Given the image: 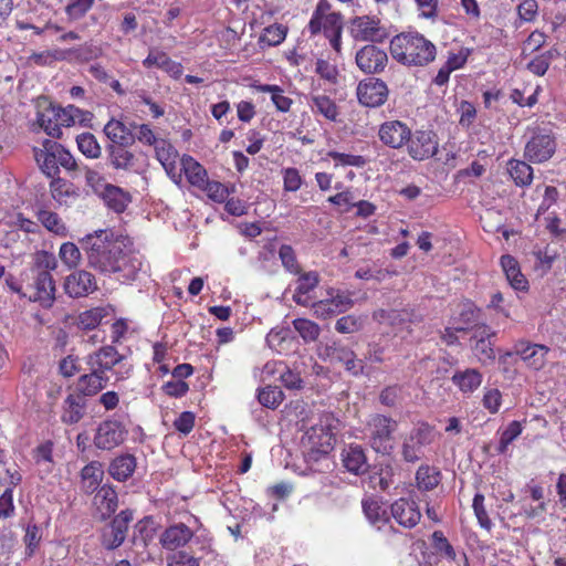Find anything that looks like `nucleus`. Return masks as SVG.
<instances>
[{"mask_svg":"<svg viewBox=\"0 0 566 566\" xmlns=\"http://www.w3.org/2000/svg\"><path fill=\"white\" fill-rule=\"evenodd\" d=\"M210 199L216 202H224L230 193V189L219 181L206 180L203 187H201ZM234 191V187L231 188Z\"/></svg>","mask_w":566,"mask_h":566,"instance_id":"6e6d98bb","label":"nucleus"},{"mask_svg":"<svg viewBox=\"0 0 566 566\" xmlns=\"http://www.w3.org/2000/svg\"><path fill=\"white\" fill-rule=\"evenodd\" d=\"M509 172L516 186L525 187L533 180V168L525 161L511 159L509 161Z\"/></svg>","mask_w":566,"mask_h":566,"instance_id":"c9c22d12","label":"nucleus"},{"mask_svg":"<svg viewBox=\"0 0 566 566\" xmlns=\"http://www.w3.org/2000/svg\"><path fill=\"white\" fill-rule=\"evenodd\" d=\"M495 335L496 333L491 331L488 325L482 324L481 326H475L473 335L471 336V347L474 355L484 364L494 361L495 359L494 343L492 342Z\"/></svg>","mask_w":566,"mask_h":566,"instance_id":"2eb2a0df","label":"nucleus"},{"mask_svg":"<svg viewBox=\"0 0 566 566\" xmlns=\"http://www.w3.org/2000/svg\"><path fill=\"white\" fill-rule=\"evenodd\" d=\"M156 158L163 165L166 172L174 177L176 176L178 151L167 140L159 139L155 145Z\"/></svg>","mask_w":566,"mask_h":566,"instance_id":"7c9ffc66","label":"nucleus"},{"mask_svg":"<svg viewBox=\"0 0 566 566\" xmlns=\"http://www.w3.org/2000/svg\"><path fill=\"white\" fill-rule=\"evenodd\" d=\"M82 111L74 105H69L67 107H61L55 105L52 102V111H49L48 114L51 115L53 122L59 124V126L70 127L75 123V117L81 114Z\"/></svg>","mask_w":566,"mask_h":566,"instance_id":"4c0bfd02","label":"nucleus"},{"mask_svg":"<svg viewBox=\"0 0 566 566\" xmlns=\"http://www.w3.org/2000/svg\"><path fill=\"white\" fill-rule=\"evenodd\" d=\"M130 147L106 145L107 160L117 170H135L137 158Z\"/></svg>","mask_w":566,"mask_h":566,"instance_id":"a878e982","label":"nucleus"},{"mask_svg":"<svg viewBox=\"0 0 566 566\" xmlns=\"http://www.w3.org/2000/svg\"><path fill=\"white\" fill-rule=\"evenodd\" d=\"M522 433V426L518 421H512L507 428L502 432L500 442L497 446V452L500 454L505 453L507 447Z\"/></svg>","mask_w":566,"mask_h":566,"instance_id":"4d7b16f0","label":"nucleus"},{"mask_svg":"<svg viewBox=\"0 0 566 566\" xmlns=\"http://www.w3.org/2000/svg\"><path fill=\"white\" fill-rule=\"evenodd\" d=\"M103 318L102 308H93L85 311L78 316V326L82 329H94Z\"/></svg>","mask_w":566,"mask_h":566,"instance_id":"338daca9","label":"nucleus"},{"mask_svg":"<svg viewBox=\"0 0 566 566\" xmlns=\"http://www.w3.org/2000/svg\"><path fill=\"white\" fill-rule=\"evenodd\" d=\"M182 170L188 181L196 187H203L207 177V170L191 156L184 155L180 159Z\"/></svg>","mask_w":566,"mask_h":566,"instance_id":"72a5a7b5","label":"nucleus"},{"mask_svg":"<svg viewBox=\"0 0 566 566\" xmlns=\"http://www.w3.org/2000/svg\"><path fill=\"white\" fill-rule=\"evenodd\" d=\"M46 145L51 147V149L55 150L59 167L61 166L67 171L76 170L77 164L75 159L71 153L66 150L61 144L46 139Z\"/></svg>","mask_w":566,"mask_h":566,"instance_id":"8fccbe9b","label":"nucleus"},{"mask_svg":"<svg viewBox=\"0 0 566 566\" xmlns=\"http://www.w3.org/2000/svg\"><path fill=\"white\" fill-rule=\"evenodd\" d=\"M392 517L403 527H415L420 518L421 513L416 502L406 499H399L391 504Z\"/></svg>","mask_w":566,"mask_h":566,"instance_id":"4be33fe9","label":"nucleus"},{"mask_svg":"<svg viewBox=\"0 0 566 566\" xmlns=\"http://www.w3.org/2000/svg\"><path fill=\"white\" fill-rule=\"evenodd\" d=\"M57 265L54 254L46 251H39L34 255V263L31 268L32 273H51Z\"/></svg>","mask_w":566,"mask_h":566,"instance_id":"09e8293b","label":"nucleus"},{"mask_svg":"<svg viewBox=\"0 0 566 566\" xmlns=\"http://www.w3.org/2000/svg\"><path fill=\"white\" fill-rule=\"evenodd\" d=\"M342 461L346 470L355 475L364 474L369 468L365 451L359 444H349L345 448L342 453Z\"/></svg>","mask_w":566,"mask_h":566,"instance_id":"393cba45","label":"nucleus"},{"mask_svg":"<svg viewBox=\"0 0 566 566\" xmlns=\"http://www.w3.org/2000/svg\"><path fill=\"white\" fill-rule=\"evenodd\" d=\"M192 536V531L186 524L178 523L164 531L160 535V544L164 548L174 551L187 544Z\"/></svg>","mask_w":566,"mask_h":566,"instance_id":"bb28decb","label":"nucleus"},{"mask_svg":"<svg viewBox=\"0 0 566 566\" xmlns=\"http://www.w3.org/2000/svg\"><path fill=\"white\" fill-rule=\"evenodd\" d=\"M391 56L403 65H427L436 57V46L419 33H400L390 41Z\"/></svg>","mask_w":566,"mask_h":566,"instance_id":"f03ea898","label":"nucleus"},{"mask_svg":"<svg viewBox=\"0 0 566 566\" xmlns=\"http://www.w3.org/2000/svg\"><path fill=\"white\" fill-rule=\"evenodd\" d=\"M416 481L420 490H433L440 482V472L430 465H420L416 472Z\"/></svg>","mask_w":566,"mask_h":566,"instance_id":"58836bf2","label":"nucleus"},{"mask_svg":"<svg viewBox=\"0 0 566 566\" xmlns=\"http://www.w3.org/2000/svg\"><path fill=\"white\" fill-rule=\"evenodd\" d=\"M86 369L88 371L78 377L74 391L81 394L84 399L97 395L109 380L108 376L97 370L96 367H87Z\"/></svg>","mask_w":566,"mask_h":566,"instance_id":"a211bd4d","label":"nucleus"},{"mask_svg":"<svg viewBox=\"0 0 566 566\" xmlns=\"http://www.w3.org/2000/svg\"><path fill=\"white\" fill-rule=\"evenodd\" d=\"M36 120L40 127L51 137L60 139L62 137L61 126L53 122L51 115L48 114L52 111V101L48 96H39L35 101Z\"/></svg>","mask_w":566,"mask_h":566,"instance_id":"b1692460","label":"nucleus"},{"mask_svg":"<svg viewBox=\"0 0 566 566\" xmlns=\"http://www.w3.org/2000/svg\"><path fill=\"white\" fill-rule=\"evenodd\" d=\"M97 290L95 276L85 270H77L65 277L64 291L73 297H84Z\"/></svg>","mask_w":566,"mask_h":566,"instance_id":"ddd939ff","label":"nucleus"},{"mask_svg":"<svg viewBox=\"0 0 566 566\" xmlns=\"http://www.w3.org/2000/svg\"><path fill=\"white\" fill-rule=\"evenodd\" d=\"M387 84L376 77H368L358 83L356 94L359 103L366 107H379L388 98Z\"/></svg>","mask_w":566,"mask_h":566,"instance_id":"9d476101","label":"nucleus"},{"mask_svg":"<svg viewBox=\"0 0 566 566\" xmlns=\"http://www.w3.org/2000/svg\"><path fill=\"white\" fill-rule=\"evenodd\" d=\"M556 146L555 137L551 132L537 128L525 145L524 157L531 163H545L553 157Z\"/></svg>","mask_w":566,"mask_h":566,"instance_id":"39448f33","label":"nucleus"},{"mask_svg":"<svg viewBox=\"0 0 566 566\" xmlns=\"http://www.w3.org/2000/svg\"><path fill=\"white\" fill-rule=\"evenodd\" d=\"M311 101L313 109H316V112L329 120H336L338 108L333 99L326 95H316L312 96Z\"/></svg>","mask_w":566,"mask_h":566,"instance_id":"37998d69","label":"nucleus"},{"mask_svg":"<svg viewBox=\"0 0 566 566\" xmlns=\"http://www.w3.org/2000/svg\"><path fill=\"white\" fill-rule=\"evenodd\" d=\"M318 355L323 360L342 364L345 370L355 377L368 374L363 360H358L356 353L342 340L326 343L319 348Z\"/></svg>","mask_w":566,"mask_h":566,"instance_id":"7ed1b4c3","label":"nucleus"},{"mask_svg":"<svg viewBox=\"0 0 566 566\" xmlns=\"http://www.w3.org/2000/svg\"><path fill=\"white\" fill-rule=\"evenodd\" d=\"M387 347L380 342H370L367 344L366 352L363 354L361 358L358 360H363V365L365 369L367 368V364H381L385 361V353Z\"/></svg>","mask_w":566,"mask_h":566,"instance_id":"de8ad7c7","label":"nucleus"},{"mask_svg":"<svg viewBox=\"0 0 566 566\" xmlns=\"http://www.w3.org/2000/svg\"><path fill=\"white\" fill-rule=\"evenodd\" d=\"M96 505L95 518L99 522L108 520L118 507V496L111 485H103L94 496Z\"/></svg>","mask_w":566,"mask_h":566,"instance_id":"6ab92c4d","label":"nucleus"},{"mask_svg":"<svg viewBox=\"0 0 566 566\" xmlns=\"http://www.w3.org/2000/svg\"><path fill=\"white\" fill-rule=\"evenodd\" d=\"M394 468L390 464H380L379 469L369 476V483L373 489L379 488L387 491L392 484Z\"/></svg>","mask_w":566,"mask_h":566,"instance_id":"79ce46f5","label":"nucleus"},{"mask_svg":"<svg viewBox=\"0 0 566 566\" xmlns=\"http://www.w3.org/2000/svg\"><path fill=\"white\" fill-rule=\"evenodd\" d=\"M354 38L359 41L381 43L388 38V32L380 25L379 20L367 15L356 17L352 22Z\"/></svg>","mask_w":566,"mask_h":566,"instance_id":"f8f14e48","label":"nucleus"},{"mask_svg":"<svg viewBox=\"0 0 566 566\" xmlns=\"http://www.w3.org/2000/svg\"><path fill=\"white\" fill-rule=\"evenodd\" d=\"M133 520L134 511L130 509L123 510L115 515L102 531L101 542L103 547L107 551H114L119 547L125 542L129 524Z\"/></svg>","mask_w":566,"mask_h":566,"instance_id":"423d86ee","label":"nucleus"},{"mask_svg":"<svg viewBox=\"0 0 566 566\" xmlns=\"http://www.w3.org/2000/svg\"><path fill=\"white\" fill-rule=\"evenodd\" d=\"M293 326L304 339L305 343L315 342L321 333L319 326L306 318H296L293 321Z\"/></svg>","mask_w":566,"mask_h":566,"instance_id":"49530a36","label":"nucleus"},{"mask_svg":"<svg viewBox=\"0 0 566 566\" xmlns=\"http://www.w3.org/2000/svg\"><path fill=\"white\" fill-rule=\"evenodd\" d=\"M103 132L109 140L107 145L132 147L136 142L132 124L127 126L122 120L115 118H111L106 123Z\"/></svg>","mask_w":566,"mask_h":566,"instance_id":"aec40b11","label":"nucleus"},{"mask_svg":"<svg viewBox=\"0 0 566 566\" xmlns=\"http://www.w3.org/2000/svg\"><path fill=\"white\" fill-rule=\"evenodd\" d=\"M80 151L88 158H98L102 149L95 136L91 133H83L76 137Z\"/></svg>","mask_w":566,"mask_h":566,"instance_id":"a18cd8bd","label":"nucleus"},{"mask_svg":"<svg viewBox=\"0 0 566 566\" xmlns=\"http://www.w3.org/2000/svg\"><path fill=\"white\" fill-rule=\"evenodd\" d=\"M432 544L437 552L444 554L449 559H455V551L441 531L433 532Z\"/></svg>","mask_w":566,"mask_h":566,"instance_id":"69168bd1","label":"nucleus"},{"mask_svg":"<svg viewBox=\"0 0 566 566\" xmlns=\"http://www.w3.org/2000/svg\"><path fill=\"white\" fill-rule=\"evenodd\" d=\"M34 295L30 296L33 302H39L43 307H51L55 300V282L51 273H32Z\"/></svg>","mask_w":566,"mask_h":566,"instance_id":"412c9836","label":"nucleus"},{"mask_svg":"<svg viewBox=\"0 0 566 566\" xmlns=\"http://www.w3.org/2000/svg\"><path fill=\"white\" fill-rule=\"evenodd\" d=\"M42 538L41 530L38 525H29L24 535L25 554L31 557L38 548Z\"/></svg>","mask_w":566,"mask_h":566,"instance_id":"e2e57ef3","label":"nucleus"},{"mask_svg":"<svg viewBox=\"0 0 566 566\" xmlns=\"http://www.w3.org/2000/svg\"><path fill=\"white\" fill-rule=\"evenodd\" d=\"M81 250L82 248L73 242H65L61 245L59 255L69 268H75L81 260Z\"/></svg>","mask_w":566,"mask_h":566,"instance_id":"13d9d810","label":"nucleus"},{"mask_svg":"<svg viewBox=\"0 0 566 566\" xmlns=\"http://www.w3.org/2000/svg\"><path fill=\"white\" fill-rule=\"evenodd\" d=\"M136 469V458L126 453L116 457L108 467V473L113 479L119 482L127 481Z\"/></svg>","mask_w":566,"mask_h":566,"instance_id":"c756f323","label":"nucleus"},{"mask_svg":"<svg viewBox=\"0 0 566 566\" xmlns=\"http://www.w3.org/2000/svg\"><path fill=\"white\" fill-rule=\"evenodd\" d=\"M104 478V468L99 461H91L81 470L82 490L93 494L99 490Z\"/></svg>","mask_w":566,"mask_h":566,"instance_id":"c85d7f7f","label":"nucleus"},{"mask_svg":"<svg viewBox=\"0 0 566 566\" xmlns=\"http://www.w3.org/2000/svg\"><path fill=\"white\" fill-rule=\"evenodd\" d=\"M279 256L283 266L293 274H298L301 268L296 261V256L292 247L283 244L279 250Z\"/></svg>","mask_w":566,"mask_h":566,"instance_id":"0e129e2a","label":"nucleus"},{"mask_svg":"<svg viewBox=\"0 0 566 566\" xmlns=\"http://www.w3.org/2000/svg\"><path fill=\"white\" fill-rule=\"evenodd\" d=\"M87 400L81 394H70L63 402L62 421L66 424L77 423L85 415Z\"/></svg>","mask_w":566,"mask_h":566,"instance_id":"cd10ccee","label":"nucleus"},{"mask_svg":"<svg viewBox=\"0 0 566 566\" xmlns=\"http://www.w3.org/2000/svg\"><path fill=\"white\" fill-rule=\"evenodd\" d=\"M501 265L510 285L517 291L527 290V280L521 273L517 261L512 255H502Z\"/></svg>","mask_w":566,"mask_h":566,"instance_id":"2f4dec72","label":"nucleus"},{"mask_svg":"<svg viewBox=\"0 0 566 566\" xmlns=\"http://www.w3.org/2000/svg\"><path fill=\"white\" fill-rule=\"evenodd\" d=\"M363 510L367 518L373 523H385L388 522L387 512L385 509L381 507V505L376 501H364L363 502Z\"/></svg>","mask_w":566,"mask_h":566,"instance_id":"052dcab7","label":"nucleus"},{"mask_svg":"<svg viewBox=\"0 0 566 566\" xmlns=\"http://www.w3.org/2000/svg\"><path fill=\"white\" fill-rule=\"evenodd\" d=\"M38 219L49 231L56 234H64L65 226L57 213L50 210H40L38 212Z\"/></svg>","mask_w":566,"mask_h":566,"instance_id":"864d4df0","label":"nucleus"},{"mask_svg":"<svg viewBox=\"0 0 566 566\" xmlns=\"http://www.w3.org/2000/svg\"><path fill=\"white\" fill-rule=\"evenodd\" d=\"M355 61L359 70L366 74L381 73L387 63L388 55L386 51L374 44H367L357 51Z\"/></svg>","mask_w":566,"mask_h":566,"instance_id":"9b49d317","label":"nucleus"},{"mask_svg":"<svg viewBox=\"0 0 566 566\" xmlns=\"http://www.w3.org/2000/svg\"><path fill=\"white\" fill-rule=\"evenodd\" d=\"M365 319L361 316L346 315L338 318L335 329L340 334H353L364 327Z\"/></svg>","mask_w":566,"mask_h":566,"instance_id":"603ef678","label":"nucleus"},{"mask_svg":"<svg viewBox=\"0 0 566 566\" xmlns=\"http://www.w3.org/2000/svg\"><path fill=\"white\" fill-rule=\"evenodd\" d=\"M167 566H199V558L185 551H179L168 557Z\"/></svg>","mask_w":566,"mask_h":566,"instance_id":"774afa93","label":"nucleus"},{"mask_svg":"<svg viewBox=\"0 0 566 566\" xmlns=\"http://www.w3.org/2000/svg\"><path fill=\"white\" fill-rule=\"evenodd\" d=\"M547 353L548 347L539 344L518 342L515 345V354L535 370L544 367Z\"/></svg>","mask_w":566,"mask_h":566,"instance_id":"5701e85b","label":"nucleus"},{"mask_svg":"<svg viewBox=\"0 0 566 566\" xmlns=\"http://www.w3.org/2000/svg\"><path fill=\"white\" fill-rule=\"evenodd\" d=\"M397 427V421L390 417L384 415L373 416L368 422L370 447L377 453L390 454L394 450L390 441Z\"/></svg>","mask_w":566,"mask_h":566,"instance_id":"20e7f679","label":"nucleus"},{"mask_svg":"<svg viewBox=\"0 0 566 566\" xmlns=\"http://www.w3.org/2000/svg\"><path fill=\"white\" fill-rule=\"evenodd\" d=\"M127 430L118 420L107 419L98 424L94 437V444L101 450H113L122 444L126 437Z\"/></svg>","mask_w":566,"mask_h":566,"instance_id":"1a4fd4ad","label":"nucleus"},{"mask_svg":"<svg viewBox=\"0 0 566 566\" xmlns=\"http://www.w3.org/2000/svg\"><path fill=\"white\" fill-rule=\"evenodd\" d=\"M124 355L111 345L103 346L85 357L86 367H96L97 370L106 375L115 366L124 360Z\"/></svg>","mask_w":566,"mask_h":566,"instance_id":"dca6fc26","label":"nucleus"},{"mask_svg":"<svg viewBox=\"0 0 566 566\" xmlns=\"http://www.w3.org/2000/svg\"><path fill=\"white\" fill-rule=\"evenodd\" d=\"M333 436L323 426L313 427L305 436V459L308 463L325 459L333 450Z\"/></svg>","mask_w":566,"mask_h":566,"instance_id":"0eeeda50","label":"nucleus"},{"mask_svg":"<svg viewBox=\"0 0 566 566\" xmlns=\"http://www.w3.org/2000/svg\"><path fill=\"white\" fill-rule=\"evenodd\" d=\"M258 91L262 93H271V99L280 112H289L293 101L283 95V90L277 85L263 84L258 86Z\"/></svg>","mask_w":566,"mask_h":566,"instance_id":"c03bdc74","label":"nucleus"},{"mask_svg":"<svg viewBox=\"0 0 566 566\" xmlns=\"http://www.w3.org/2000/svg\"><path fill=\"white\" fill-rule=\"evenodd\" d=\"M50 189L52 197L60 203H65L66 197L75 195V191L72 189V185L60 177L52 179Z\"/></svg>","mask_w":566,"mask_h":566,"instance_id":"5fc2aeb1","label":"nucleus"},{"mask_svg":"<svg viewBox=\"0 0 566 566\" xmlns=\"http://www.w3.org/2000/svg\"><path fill=\"white\" fill-rule=\"evenodd\" d=\"M87 265L102 274L117 273L119 279L135 280L140 261L127 253L120 237L113 230L103 229L85 235L80 241Z\"/></svg>","mask_w":566,"mask_h":566,"instance_id":"f257e3e1","label":"nucleus"},{"mask_svg":"<svg viewBox=\"0 0 566 566\" xmlns=\"http://www.w3.org/2000/svg\"><path fill=\"white\" fill-rule=\"evenodd\" d=\"M479 318V311L472 304H465L459 315V325L454 327L457 332H464L469 328H475Z\"/></svg>","mask_w":566,"mask_h":566,"instance_id":"3c124183","label":"nucleus"},{"mask_svg":"<svg viewBox=\"0 0 566 566\" xmlns=\"http://www.w3.org/2000/svg\"><path fill=\"white\" fill-rule=\"evenodd\" d=\"M407 143L409 155L416 160L430 158L438 150L436 134L431 130H417L413 135L410 134Z\"/></svg>","mask_w":566,"mask_h":566,"instance_id":"4468645a","label":"nucleus"},{"mask_svg":"<svg viewBox=\"0 0 566 566\" xmlns=\"http://www.w3.org/2000/svg\"><path fill=\"white\" fill-rule=\"evenodd\" d=\"M82 370L80 358L75 355H67L59 363V373L64 378H71Z\"/></svg>","mask_w":566,"mask_h":566,"instance_id":"680f3d73","label":"nucleus"},{"mask_svg":"<svg viewBox=\"0 0 566 566\" xmlns=\"http://www.w3.org/2000/svg\"><path fill=\"white\" fill-rule=\"evenodd\" d=\"M452 381L460 390L468 392L475 390L482 381V376L476 369H465L464 371H457L452 376Z\"/></svg>","mask_w":566,"mask_h":566,"instance_id":"e433bc0d","label":"nucleus"},{"mask_svg":"<svg viewBox=\"0 0 566 566\" xmlns=\"http://www.w3.org/2000/svg\"><path fill=\"white\" fill-rule=\"evenodd\" d=\"M433 429L426 422L415 427L403 440L401 454L406 462L415 463L423 454L422 449L433 441Z\"/></svg>","mask_w":566,"mask_h":566,"instance_id":"6e6552de","label":"nucleus"},{"mask_svg":"<svg viewBox=\"0 0 566 566\" xmlns=\"http://www.w3.org/2000/svg\"><path fill=\"white\" fill-rule=\"evenodd\" d=\"M103 200L108 208L120 213L126 209L130 198L119 187L107 185L103 191Z\"/></svg>","mask_w":566,"mask_h":566,"instance_id":"f704fd0d","label":"nucleus"},{"mask_svg":"<svg viewBox=\"0 0 566 566\" xmlns=\"http://www.w3.org/2000/svg\"><path fill=\"white\" fill-rule=\"evenodd\" d=\"M35 159L42 170L49 178H56L60 168L57 166V158L55 150L46 145V139L43 142V149L35 151Z\"/></svg>","mask_w":566,"mask_h":566,"instance_id":"473e14b6","label":"nucleus"},{"mask_svg":"<svg viewBox=\"0 0 566 566\" xmlns=\"http://www.w3.org/2000/svg\"><path fill=\"white\" fill-rule=\"evenodd\" d=\"M554 56L555 54L552 50L546 51L530 61L527 70L537 76H543L547 72Z\"/></svg>","mask_w":566,"mask_h":566,"instance_id":"bf43d9fd","label":"nucleus"},{"mask_svg":"<svg viewBox=\"0 0 566 566\" xmlns=\"http://www.w3.org/2000/svg\"><path fill=\"white\" fill-rule=\"evenodd\" d=\"M409 127L400 120H389L380 125L378 136L388 147L400 148L410 139Z\"/></svg>","mask_w":566,"mask_h":566,"instance_id":"f3484780","label":"nucleus"},{"mask_svg":"<svg viewBox=\"0 0 566 566\" xmlns=\"http://www.w3.org/2000/svg\"><path fill=\"white\" fill-rule=\"evenodd\" d=\"M284 397V392L277 386H266L258 391L259 402L269 409H276Z\"/></svg>","mask_w":566,"mask_h":566,"instance_id":"ea45409f","label":"nucleus"},{"mask_svg":"<svg viewBox=\"0 0 566 566\" xmlns=\"http://www.w3.org/2000/svg\"><path fill=\"white\" fill-rule=\"evenodd\" d=\"M287 33V27L279 23L266 27L260 35L259 42L268 46H276L281 44Z\"/></svg>","mask_w":566,"mask_h":566,"instance_id":"a19ab883","label":"nucleus"}]
</instances>
